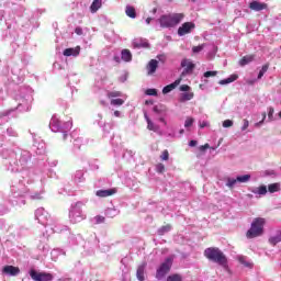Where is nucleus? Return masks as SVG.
Here are the masks:
<instances>
[{
	"label": "nucleus",
	"instance_id": "5fc2aeb1",
	"mask_svg": "<svg viewBox=\"0 0 281 281\" xmlns=\"http://www.w3.org/2000/svg\"><path fill=\"white\" fill-rule=\"evenodd\" d=\"M159 122H162V124H166V119L160 117V119H159Z\"/></svg>",
	"mask_w": 281,
	"mask_h": 281
},
{
	"label": "nucleus",
	"instance_id": "72a5a7b5",
	"mask_svg": "<svg viewBox=\"0 0 281 281\" xmlns=\"http://www.w3.org/2000/svg\"><path fill=\"white\" fill-rule=\"evenodd\" d=\"M161 161H168L170 159V153H168V149H165L162 154L160 155Z\"/></svg>",
	"mask_w": 281,
	"mask_h": 281
},
{
	"label": "nucleus",
	"instance_id": "b1692460",
	"mask_svg": "<svg viewBox=\"0 0 281 281\" xmlns=\"http://www.w3.org/2000/svg\"><path fill=\"white\" fill-rule=\"evenodd\" d=\"M170 229H172V225L167 224V225H165V226H161V227L158 229V234H159V236H164V234H168V232H170Z\"/></svg>",
	"mask_w": 281,
	"mask_h": 281
},
{
	"label": "nucleus",
	"instance_id": "aec40b11",
	"mask_svg": "<svg viewBox=\"0 0 281 281\" xmlns=\"http://www.w3.org/2000/svg\"><path fill=\"white\" fill-rule=\"evenodd\" d=\"M144 271H146V265L138 266L136 270V278L139 281H145Z\"/></svg>",
	"mask_w": 281,
	"mask_h": 281
},
{
	"label": "nucleus",
	"instance_id": "39448f33",
	"mask_svg": "<svg viewBox=\"0 0 281 281\" xmlns=\"http://www.w3.org/2000/svg\"><path fill=\"white\" fill-rule=\"evenodd\" d=\"M180 66L182 67L183 71L181 72V78L186 76H190L193 74L194 69H196V64L192 63V59L183 58L181 60Z\"/></svg>",
	"mask_w": 281,
	"mask_h": 281
},
{
	"label": "nucleus",
	"instance_id": "79ce46f5",
	"mask_svg": "<svg viewBox=\"0 0 281 281\" xmlns=\"http://www.w3.org/2000/svg\"><path fill=\"white\" fill-rule=\"evenodd\" d=\"M94 220L97 221V225H100L105 221L104 216H101V215H97Z\"/></svg>",
	"mask_w": 281,
	"mask_h": 281
},
{
	"label": "nucleus",
	"instance_id": "13d9d810",
	"mask_svg": "<svg viewBox=\"0 0 281 281\" xmlns=\"http://www.w3.org/2000/svg\"><path fill=\"white\" fill-rule=\"evenodd\" d=\"M64 139H67V133H64Z\"/></svg>",
	"mask_w": 281,
	"mask_h": 281
},
{
	"label": "nucleus",
	"instance_id": "f03ea898",
	"mask_svg": "<svg viewBox=\"0 0 281 281\" xmlns=\"http://www.w3.org/2000/svg\"><path fill=\"white\" fill-rule=\"evenodd\" d=\"M186 18L183 13H172L161 15L159 19L160 27H176Z\"/></svg>",
	"mask_w": 281,
	"mask_h": 281
},
{
	"label": "nucleus",
	"instance_id": "4468645a",
	"mask_svg": "<svg viewBox=\"0 0 281 281\" xmlns=\"http://www.w3.org/2000/svg\"><path fill=\"white\" fill-rule=\"evenodd\" d=\"M64 56H80V46H76L75 48H66L64 50Z\"/></svg>",
	"mask_w": 281,
	"mask_h": 281
},
{
	"label": "nucleus",
	"instance_id": "2eb2a0df",
	"mask_svg": "<svg viewBox=\"0 0 281 281\" xmlns=\"http://www.w3.org/2000/svg\"><path fill=\"white\" fill-rule=\"evenodd\" d=\"M125 14L130 19H137V11L135 10V7H133V5H127L125 8Z\"/></svg>",
	"mask_w": 281,
	"mask_h": 281
},
{
	"label": "nucleus",
	"instance_id": "6e6552de",
	"mask_svg": "<svg viewBox=\"0 0 281 281\" xmlns=\"http://www.w3.org/2000/svg\"><path fill=\"white\" fill-rule=\"evenodd\" d=\"M267 8H269V5L265 2L255 0L249 3V9L254 10V12H262V10H267Z\"/></svg>",
	"mask_w": 281,
	"mask_h": 281
},
{
	"label": "nucleus",
	"instance_id": "5701e85b",
	"mask_svg": "<svg viewBox=\"0 0 281 281\" xmlns=\"http://www.w3.org/2000/svg\"><path fill=\"white\" fill-rule=\"evenodd\" d=\"M154 113H157L158 115H161V113H166L168 109L164 104H158L153 108Z\"/></svg>",
	"mask_w": 281,
	"mask_h": 281
},
{
	"label": "nucleus",
	"instance_id": "a19ab883",
	"mask_svg": "<svg viewBox=\"0 0 281 281\" xmlns=\"http://www.w3.org/2000/svg\"><path fill=\"white\" fill-rule=\"evenodd\" d=\"M232 126H234V121H232V120H225V121L223 122V127H224V128H232Z\"/></svg>",
	"mask_w": 281,
	"mask_h": 281
},
{
	"label": "nucleus",
	"instance_id": "8fccbe9b",
	"mask_svg": "<svg viewBox=\"0 0 281 281\" xmlns=\"http://www.w3.org/2000/svg\"><path fill=\"white\" fill-rule=\"evenodd\" d=\"M196 144H198L196 140H190L189 146L194 147V146H196Z\"/></svg>",
	"mask_w": 281,
	"mask_h": 281
},
{
	"label": "nucleus",
	"instance_id": "7c9ffc66",
	"mask_svg": "<svg viewBox=\"0 0 281 281\" xmlns=\"http://www.w3.org/2000/svg\"><path fill=\"white\" fill-rule=\"evenodd\" d=\"M204 78H214L216 76H218V71L216 70H209L206 72H204Z\"/></svg>",
	"mask_w": 281,
	"mask_h": 281
},
{
	"label": "nucleus",
	"instance_id": "423d86ee",
	"mask_svg": "<svg viewBox=\"0 0 281 281\" xmlns=\"http://www.w3.org/2000/svg\"><path fill=\"white\" fill-rule=\"evenodd\" d=\"M30 276L33 279V281H52L54 280V274L49 272H40L35 269L30 270Z\"/></svg>",
	"mask_w": 281,
	"mask_h": 281
},
{
	"label": "nucleus",
	"instance_id": "dca6fc26",
	"mask_svg": "<svg viewBox=\"0 0 281 281\" xmlns=\"http://www.w3.org/2000/svg\"><path fill=\"white\" fill-rule=\"evenodd\" d=\"M121 58L124 63H131V60H133V54H131L130 49L125 48L121 52Z\"/></svg>",
	"mask_w": 281,
	"mask_h": 281
},
{
	"label": "nucleus",
	"instance_id": "49530a36",
	"mask_svg": "<svg viewBox=\"0 0 281 281\" xmlns=\"http://www.w3.org/2000/svg\"><path fill=\"white\" fill-rule=\"evenodd\" d=\"M75 33L78 35V36H82V27L78 26L75 29Z\"/></svg>",
	"mask_w": 281,
	"mask_h": 281
},
{
	"label": "nucleus",
	"instance_id": "ddd939ff",
	"mask_svg": "<svg viewBox=\"0 0 281 281\" xmlns=\"http://www.w3.org/2000/svg\"><path fill=\"white\" fill-rule=\"evenodd\" d=\"M133 47H135L136 49H142V48L148 49L150 48V44L146 40H140L139 42L138 41L133 42Z\"/></svg>",
	"mask_w": 281,
	"mask_h": 281
},
{
	"label": "nucleus",
	"instance_id": "603ef678",
	"mask_svg": "<svg viewBox=\"0 0 281 281\" xmlns=\"http://www.w3.org/2000/svg\"><path fill=\"white\" fill-rule=\"evenodd\" d=\"M150 21H153V18H147L146 19V24L149 25Z\"/></svg>",
	"mask_w": 281,
	"mask_h": 281
},
{
	"label": "nucleus",
	"instance_id": "20e7f679",
	"mask_svg": "<svg viewBox=\"0 0 281 281\" xmlns=\"http://www.w3.org/2000/svg\"><path fill=\"white\" fill-rule=\"evenodd\" d=\"M172 257H168L165 259V261L160 265V267L156 271V278L157 280H161L162 278H166L167 273H170V269H172Z\"/></svg>",
	"mask_w": 281,
	"mask_h": 281
},
{
	"label": "nucleus",
	"instance_id": "ea45409f",
	"mask_svg": "<svg viewBox=\"0 0 281 281\" xmlns=\"http://www.w3.org/2000/svg\"><path fill=\"white\" fill-rule=\"evenodd\" d=\"M194 124V120L192 117H187L184 122V128H190Z\"/></svg>",
	"mask_w": 281,
	"mask_h": 281
},
{
	"label": "nucleus",
	"instance_id": "de8ad7c7",
	"mask_svg": "<svg viewBox=\"0 0 281 281\" xmlns=\"http://www.w3.org/2000/svg\"><path fill=\"white\" fill-rule=\"evenodd\" d=\"M180 91H190V86L188 85L180 86Z\"/></svg>",
	"mask_w": 281,
	"mask_h": 281
},
{
	"label": "nucleus",
	"instance_id": "393cba45",
	"mask_svg": "<svg viewBox=\"0 0 281 281\" xmlns=\"http://www.w3.org/2000/svg\"><path fill=\"white\" fill-rule=\"evenodd\" d=\"M268 191L270 192V194H273L274 192H280V183L269 184Z\"/></svg>",
	"mask_w": 281,
	"mask_h": 281
},
{
	"label": "nucleus",
	"instance_id": "a18cd8bd",
	"mask_svg": "<svg viewBox=\"0 0 281 281\" xmlns=\"http://www.w3.org/2000/svg\"><path fill=\"white\" fill-rule=\"evenodd\" d=\"M249 128V121L247 119L244 120V125L241 127V131H247Z\"/></svg>",
	"mask_w": 281,
	"mask_h": 281
},
{
	"label": "nucleus",
	"instance_id": "4be33fe9",
	"mask_svg": "<svg viewBox=\"0 0 281 281\" xmlns=\"http://www.w3.org/2000/svg\"><path fill=\"white\" fill-rule=\"evenodd\" d=\"M252 194L265 196V194H267V186H260L259 188L252 189Z\"/></svg>",
	"mask_w": 281,
	"mask_h": 281
},
{
	"label": "nucleus",
	"instance_id": "cd10ccee",
	"mask_svg": "<svg viewBox=\"0 0 281 281\" xmlns=\"http://www.w3.org/2000/svg\"><path fill=\"white\" fill-rule=\"evenodd\" d=\"M267 71H269V64H266L262 66L261 70L258 74V80L262 79V76H265V74H267Z\"/></svg>",
	"mask_w": 281,
	"mask_h": 281
},
{
	"label": "nucleus",
	"instance_id": "f3484780",
	"mask_svg": "<svg viewBox=\"0 0 281 281\" xmlns=\"http://www.w3.org/2000/svg\"><path fill=\"white\" fill-rule=\"evenodd\" d=\"M145 120L147 122L148 131H154V133H157V131H159V125H155L150 117H148V114H145Z\"/></svg>",
	"mask_w": 281,
	"mask_h": 281
},
{
	"label": "nucleus",
	"instance_id": "a211bd4d",
	"mask_svg": "<svg viewBox=\"0 0 281 281\" xmlns=\"http://www.w3.org/2000/svg\"><path fill=\"white\" fill-rule=\"evenodd\" d=\"M256 55H246L239 60L240 67H245V65H249V63H254Z\"/></svg>",
	"mask_w": 281,
	"mask_h": 281
},
{
	"label": "nucleus",
	"instance_id": "4d7b16f0",
	"mask_svg": "<svg viewBox=\"0 0 281 281\" xmlns=\"http://www.w3.org/2000/svg\"><path fill=\"white\" fill-rule=\"evenodd\" d=\"M157 58L161 60V58H164V55H158Z\"/></svg>",
	"mask_w": 281,
	"mask_h": 281
},
{
	"label": "nucleus",
	"instance_id": "052dcab7",
	"mask_svg": "<svg viewBox=\"0 0 281 281\" xmlns=\"http://www.w3.org/2000/svg\"><path fill=\"white\" fill-rule=\"evenodd\" d=\"M193 2L196 1V0H192Z\"/></svg>",
	"mask_w": 281,
	"mask_h": 281
},
{
	"label": "nucleus",
	"instance_id": "37998d69",
	"mask_svg": "<svg viewBox=\"0 0 281 281\" xmlns=\"http://www.w3.org/2000/svg\"><path fill=\"white\" fill-rule=\"evenodd\" d=\"M146 95H157V89H147Z\"/></svg>",
	"mask_w": 281,
	"mask_h": 281
},
{
	"label": "nucleus",
	"instance_id": "f257e3e1",
	"mask_svg": "<svg viewBox=\"0 0 281 281\" xmlns=\"http://www.w3.org/2000/svg\"><path fill=\"white\" fill-rule=\"evenodd\" d=\"M204 256L211 262H216L220 267L227 269V256L216 247H210L204 250Z\"/></svg>",
	"mask_w": 281,
	"mask_h": 281
},
{
	"label": "nucleus",
	"instance_id": "864d4df0",
	"mask_svg": "<svg viewBox=\"0 0 281 281\" xmlns=\"http://www.w3.org/2000/svg\"><path fill=\"white\" fill-rule=\"evenodd\" d=\"M205 126H207V123L200 124V128H205Z\"/></svg>",
	"mask_w": 281,
	"mask_h": 281
},
{
	"label": "nucleus",
	"instance_id": "c03bdc74",
	"mask_svg": "<svg viewBox=\"0 0 281 281\" xmlns=\"http://www.w3.org/2000/svg\"><path fill=\"white\" fill-rule=\"evenodd\" d=\"M207 148H210V144H204V145H201L200 147H199V149L201 150V153H205V150H207Z\"/></svg>",
	"mask_w": 281,
	"mask_h": 281
},
{
	"label": "nucleus",
	"instance_id": "412c9836",
	"mask_svg": "<svg viewBox=\"0 0 281 281\" xmlns=\"http://www.w3.org/2000/svg\"><path fill=\"white\" fill-rule=\"evenodd\" d=\"M238 80V75H231L226 79H222L218 81V85H231V82H236Z\"/></svg>",
	"mask_w": 281,
	"mask_h": 281
},
{
	"label": "nucleus",
	"instance_id": "bf43d9fd",
	"mask_svg": "<svg viewBox=\"0 0 281 281\" xmlns=\"http://www.w3.org/2000/svg\"><path fill=\"white\" fill-rule=\"evenodd\" d=\"M279 117H281V111L279 112Z\"/></svg>",
	"mask_w": 281,
	"mask_h": 281
},
{
	"label": "nucleus",
	"instance_id": "0eeeda50",
	"mask_svg": "<svg viewBox=\"0 0 281 281\" xmlns=\"http://www.w3.org/2000/svg\"><path fill=\"white\" fill-rule=\"evenodd\" d=\"M195 24L193 22H184L179 29H178V35L179 36H186V34H190L192 30H194Z\"/></svg>",
	"mask_w": 281,
	"mask_h": 281
},
{
	"label": "nucleus",
	"instance_id": "09e8293b",
	"mask_svg": "<svg viewBox=\"0 0 281 281\" xmlns=\"http://www.w3.org/2000/svg\"><path fill=\"white\" fill-rule=\"evenodd\" d=\"M265 120H267V113L266 112L262 113V121L259 122L258 124H262V122H265Z\"/></svg>",
	"mask_w": 281,
	"mask_h": 281
},
{
	"label": "nucleus",
	"instance_id": "bb28decb",
	"mask_svg": "<svg viewBox=\"0 0 281 281\" xmlns=\"http://www.w3.org/2000/svg\"><path fill=\"white\" fill-rule=\"evenodd\" d=\"M167 281H183V277L179 273H173L167 277Z\"/></svg>",
	"mask_w": 281,
	"mask_h": 281
},
{
	"label": "nucleus",
	"instance_id": "58836bf2",
	"mask_svg": "<svg viewBox=\"0 0 281 281\" xmlns=\"http://www.w3.org/2000/svg\"><path fill=\"white\" fill-rule=\"evenodd\" d=\"M122 95L121 91H111L108 92V98H120Z\"/></svg>",
	"mask_w": 281,
	"mask_h": 281
},
{
	"label": "nucleus",
	"instance_id": "1a4fd4ad",
	"mask_svg": "<svg viewBox=\"0 0 281 281\" xmlns=\"http://www.w3.org/2000/svg\"><path fill=\"white\" fill-rule=\"evenodd\" d=\"M2 273H4V276L16 277L19 273H21V269L14 266H4L2 268Z\"/></svg>",
	"mask_w": 281,
	"mask_h": 281
},
{
	"label": "nucleus",
	"instance_id": "e433bc0d",
	"mask_svg": "<svg viewBox=\"0 0 281 281\" xmlns=\"http://www.w3.org/2000/svg\"><path fill=\"white\" fill-rule=\"evenodd\" d=\"M156 171L162 175V172H166V166L161 162L156 165Z\"/></svg>",
	"mask_w": 281,
	"mask_h": 281
},
{
	"label": "nucleus",
	"instance_id": "f8f14e48",
	"mask_svg": "<svg viewBox=\"0 0 281 281\" xmlns=\"http://www.w3.org/2000/svg\"><path fill=\"white\" fill-rule=\"evenodd\" d=\"M179 85H181V78L177 79L175 82L166 86L162 89V93L164 95H166L167 93H170V91H175V89H177V87H179Z\"/></svg>",
	"mask_w": 281,
	"mask_h": 281
},
{
	"label": "nucleus",
	"instance_id": "c756f323",
	"mask_svg": "<svg viewBox=\"0 0 281 281\" xmlns=\"http://www.w3.org/2000/svg\"><path fill=\"white\" fill-rule=\"evenodd\" d=\"M249 179H251V176H249V175L238 176L237 182L247 183V181H249Z\"/></svg>",
	"mask_w": 281,
	"mask_h": 281
},
{
	"label": "nucleus",
	"instance_id": "6e6d98bb",
	"mask_svg": "<svg viewBox=\"0 0 281 281\" xmlns=\"http://www.w3.org/2000/svg\"><path fill=\"white\" fill-rule=\"evenodd\" d=\"M114 60H115L116 63H120V58H119L117 56L114 57Z\"/></svg>",
	"mask_w": 281,
	"mask_h": 281
},
{
	"label": "nucleus",
	"instance_id": "9d476101",
	"mask_svg": "<svg viewBox=\"0 0 281 281\" xmlns=\"http://www.w3.org/2000/svg\"><path fill=\"white\" fill-rule=\"evenodd\" d=\"M157 67H159V61L157 59H151L146 66L147 75L153 76L155 71H157Z\"/></svg>",
	"mask_w": 281,
	"mask_h": 281
},
{
	"label": "nucleus",
	"instance_id": "9b49d317",
	"mask_svg": "<svg viewBox=\"0 0 281 281\" xmlns=\"http://www.w3.org/2000/svg\"><path fill=\"white\" fill-rule=\"evenodd\" d=\"M117 193V189H108V190H98L95 192L97 196H100L101 199H105L106 196H113V194Z\"/></svg>",
	"mask_w": 281,
	"mask_h": 281
},
{
	"label": "nucleus",
	"instance_id": "c9c22d12",
	"mask_svg": "<svg viewBox=\"0 0 281 281\" xmlns=\"http://www.w3.org/2000/svg\"><path fill=\"white\" fill-rule=\"evenodd\" d=\"M204 48H205V44H201V45H199V46H193V47H192V52H193L194 54H200V52H203Z\"/></svg>",
	"mask_w": 281,
	"mask_h": 281
},
{
	"label": "nucleus",
	"instance_id": "6ab92c4d",
	"mask_svg": "<svg viewBox=\"0 0 281 281\" xmlns=\"http://www.w3.org/2000/svg\"><path fill=\"white\" fill-rule=\"evenodd\" d=\"M102 8V0H93L91 5H90V11L92 14H95Z\"/></svg>",
	"mask_w": 281,
	"mask_h": 281
},
{
	"label": "nucleus",
	"instance_id": "3c124183",
	"mask_svg": "<svg viewBox=\"0 0 281 281\" xmlns=\"http://www.w3.org/2000/svg\"><path fill=\"white\" fill-rule=\"evenodd\" d=\"M120 115H121L120 111H117V110L114 111V116H115V117H120Z\"/></svg>",
	"mask_w": 281,
	"mask_h": 281
},
{
	"label": "nucleus",
	"instance_id": "7ed1b4c3",
	"mask_svg": "<svg viewBox=\"0 0 281 281\" xmlns=\"http://www.w3.org/2000/svg\"><path fill=\"white\" fill-rule=\"evenodd\" d=\"M265 234V218L256 217L250 226V229L247 231V238H258V236H262Z\"/></svg>",
	"mask_w": 281,
	"mask_h": 281
},
{
	"label": "nucleus",
	"instance_id": "4c0bfd02",
	"mask_svg": "<svg viewBox=\"0 0 281 281\" xmlns=\"http://www.w3.org/2000/svg\"><path fill=\"white\" fill-rule=\"evenodd\" d=\"M273 113H276V110L272 106L268 108V120H269V122H273Z\"/></svg>",
	"mask_w": 281,
	"mask_h": 281
},
{
	"label": "nucleus",
	"instance_id": "473e14b6",
	"mask_svg": "<svg viewBox=\"0 0 281 281\" xmlns=\"http://www.w3.org/2000/svg\"><path fill=\"white\" fill-rule=\"evenodd\" d=\"M111 104L112 106H122V104H124V99H112Z\"/></svg>",
	"mask_w": 281,
	"mask_h": 281
},
{
	"label": "nucleus",
	"instance_id": "c85d7f7f",
	"mask_svg": "<svg viewBox=\"0 0 281 281\" xmlns=\"http://www.w3.org/2000/svg\"><path fill=\"white\" fill-rule=\"evenodd\" d=\"M193 98H194V94L192 92H184V93H182L181 102L192 100Z\"/></svg>",
	"mask_w": 281,
	"mask_h": 281
},
{
	"label": "nucleus",
	"instance_id": "2f4dec72",
	"mask_svg": "<svg viewBox=\"0 0 281 281\" xmlns=\"http://www.w3.org/2000/svg\"><path fill=\"white\" fill-rule=\"evenodd\" d=\"M236 183H238V179L236 178V179H234V178H228L227 179V183H226V186H227V188H234L235 186H236Z\"/></svg>",
	"mask_w": 281,
	"mask_h": 281
},
{
	"label": "nucleus",
	"instance_id": "a878e982",
	"mask_svg": "<svg viewBox=\"0 0 281 281\" xmlns=\"http://www.w3.org/2000/svg\"><path fill=\"white\" fill-rule=\"evenodd\" d=\"M268 243H270V245H272V247H276L278 245V243H281V236L277 235V236L270 237L268 239Z\"/></svg>",
	"mask_w": 281,
	"mask_h": 281
},
{
	"label": "nucleus",
	"instance_id": "f704fd0d",
	"mask_svg": "<svg viewBox=\"0 0 281 281\" xmlns=\"http://www.w3.org/2000/svg\"><path fill=\"white\" fill-rule=\"evenodd\" d=\"M238 262L240 265H244V267H251V263L247 261V258L244 256L238 257Z\"/></svg>",
	"mask_w": 281,
	"mask_h": 281
}]
</instances>
